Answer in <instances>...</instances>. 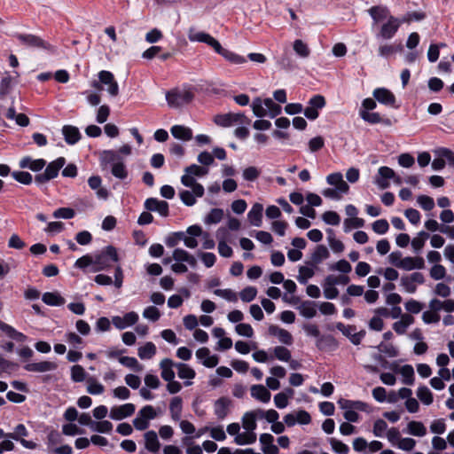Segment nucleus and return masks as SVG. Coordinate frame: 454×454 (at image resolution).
I'll return each mask as SVG.
<instances>
[{
	"instance_id": "nucleus-55",
	"label": "nucleus",
	"mask_w": 454,
	"mask_h": 454,
	"mask_svg": "<svg viewBox=\"0 0 454 454\" xmlns=\"http://www.w3.org/2000/svg\"><path fill=\"white\" fill-rule=\"evenodd\" d=\"M223 58H224L225 60L231 64L239 65L243 64L247 62V59L245 57L240 56L235 52H232L227 49H224L223 54L221 55Z\"/></svg>"
},
{
	"instance_id": "nucleus-51",
	"label": "nucleus",
	"mask_w": 454,
	"mask_h": 454,
	"mask_svg": "<svg viewBox=\"0 0 454 454\" xmlns=\"http://www.w3.org/2000/svg\"><path fill=\"white\" fill-rule=\"evenodd\" d=\"M259 419H264L268 423L272 424L278 420L279 414L278 412L274 409H270L268 411H264L262 409H256Z\"/></svg>"
},
{
	"instance_id": "nucleus-23",
	"label": "nucleus",
	"mask_w": 454,
	"mask_h": 454,
	"mask_svg": "<svg viewBox=\"0 0 454 454\" xmlns=\"http://www.w3.org/2000/svg\"><path fill=\"white\" fill-rule=\"evenodd\" d=\"M62 134L66 143L70 145H75L82 138L79 129L73 125H64Z\"/></svg>"
},
{
	"instance_id": "nucleus-1",
	"label": "nucleus",
	"mask_w": 454,
	"mask_h": 454,
	"mask_svg": "<svg viewBox=\"0 0 454 454\" xmlns=\"http://www.w3.org/2000/svg\"><path fill=\"white\" fill-rule=\"evenodd\" d=\"M100 167L105 169L111 165L112 175L121 180L128 177L129 172L123 158L114 150H104L99 154Z\"/></svg>"
},
{
	"instance_id": "nucleus-49",
	"label": "nucleus",
	"mask_w": 454,
	"mask_h": 454,
	"mask_svg": "<svg viewBox=\"0 0 454 454\" xmlns=\"http://www.w3.org/2000/svg\"><path fill=\"white\" fill-rule=\"evenodd\" d=\"M87 391L90 395H100L105 390L104 386L101 383H99L94 377L90 376L87 379Z\"/></svg>"
},
{
	"instance_id": "nucleus-10",
	"label": "nucleus",
	"mask_w": 454,
	"mask_h": 454,
	"mask_svg": "<svg viewBox=\"0 0 454 454\" xmlns=\"http://www.w3.org/2000/svg\"><path fill=\"white\" fill-rule=\"evenodd\" d=\"M373 98L380 104L398 109L400 105H396L395 94L388 89L380 87L372 92Z\"/></svg>"
},
{
	"instance_id": "nucleus-2",
	"label": "nucleus",
	"mask_w": 454,
	"mask_h": 454,
	"mask_svg": "<svg viewBox=\"0 0 454 454\" xmlns=\"http://www.w3.org/2000/svg\"><path fill=\"white\" fill-rule=\"evenodd\" d=\"M94 258L95 266L90 270L92 272L108 270L113 263L119 262L121 260L117 248L113 245L103 247L100 252L94 254Z\"/></svg>"
},
{
	"instance_id": "nucleus-16",
	"label": "nucleus",
	"mask_w": 454,
	"mask_h": 454,
	"mask_svg": "<svg viewBox=\"0 0 454 454\" xmlns=\"http://www.w3.org/2000/svg\"><path fill=\"white\" fill-rule=\"evenodd\" d=\"M337 403L341 410H345V411H348L349 409H356L359 411H364V412H367V413H370L372 411V407L367 403L360 401V400L354 401V400H348V399L340 397L337 401Z\"/></svg>"
},
{
	"instance_id": "nucleus-44",
	"label": "nucleus",
	"mask_w": 454,
	"mask_h": 454,
	"mask_svg": "<svg viewBox=\"0 0 454 454\" xmlns=\"http://www.w3.org/2000/svg\"><path fill=\"white\" fill-rule=\"evenodd\" d=\"M365 221L363 218L354 217L346 218L343 222V230L346 233L349 232L352 229L363 228Z\"/></svg>"
},
{
	"instance_id": "nucleus-14",
	"label": "nucleus",
	"mask_w": 454,
	"mask_h": 454,
	"mask_svg": "<svg viewBox=\"0 0 454 454\" xmlns=\"http://www.w3.org/2000/svg\"><path fill=\"white\" fill-rule=\"evenodd\" d=\"M98 79H100V82H102V86L107 85V91L112 97H116L119 94V85L116 82L114 75L112 72L102 70L98 74Z\"/></svg>"
},
{
	"instance_id": "nucleus-42",
	"label": "nucleus",
	"mask_w": 454,
	"mask_h": 454,
	"mask_svg": "<svg viewBox=\"0 0 454 454\" xmlns=\"http://www.w3.org/2000/svg\"><path fill=\"white\" fill-rule=\"evenodd\" d=\"M400 374L403 377V383L404 385L412 386L415 382V372L412 365L404 364L402 366Z\"/></svg>"
},
{
	"instance_id": "nucleus-39",
	"label": "nucleus",
	"mask_w": 454,
	"mask_h": 454,
	"mask_svg": "<svg viewBox=\"0 0 454 454\" xmlns=\"http://www.w3.org/2000/svg\"><path fill=\"white\" fill-rule=\"evenodd\" d=\"M315 267L309 265H304L299 267V275L297 276V280L301 285H306L308 280L315 275Z\"/></svg>"
},
{
	"instance_id": "nucleus-28",
	"label": "nucleus",
	"mask_w": 454,
	"mask_h": 454,
	"mask_svg": "<svg viewBox=\"0 0 454 454\" xmlns=\"http://www.w3.org/2000/svg\"><path fill=\"white\" fill-rule=\"evenodd\" d=\"M67 160L64 157H59L55 160L50 162L44 170L47 176L52 180L59 176V170L65 166Z\"/></svg>"
},
{
	"instance_id": "nucleus-13",
	"label": "nucleus",
	"mask_w": 454,
	"mask_h": 454,
	"mask_svg": "<svg viewBox=\"0 0 454 454\" xmlns=\"http://www.w3.org/2000/svg\"><path fill=\"white\" fill-rule=\"evenodd\" d=\"M135 404L128 403L122 405L112 407L109 417L113 420L120 421L132 416L135 413Z\"/></svg>"
},
{
	"instance_id": "nucleus-41",
	"label": "nucleus",
	"mask_w": 454,
	"mask_h": 454,
	"mask_svg": "<svg viewBox=\"0 0 454 454\" xmlns=\"http://www.w3.org/2000/svg\"><path fill=\"white\" fill-rule=\"evenodd\" d=\"M417 396L425 405H430L434 402V395L425 385L419 386L417 390Z\"/></svg>"
},
{
	"instance_id": "nucleus-43",
	"label": "nucleus",
	"mask_w": 454,
	"mask_h": 454,
	"mask_svg": "<svg viewBox=\"0 0 454 454\" xmlns=\"http://www.w3.org/2000/svg\"><path fill=\"white\" fill-rule=\"evenodd\" d=\"M88 373L84 368L80 364H74L71 367V380L75 383H80L87 380Z\"/></svg>"
},
{
	"instance_id": "nucleus-11",
	"label": "nucleus",
	"mask_w": 454,
	"mask_h": 454,
	"mask_svg": "<svg viewBox=\"0 0 454 454\" xmlns=\"http://www.w3.org/2000/svg\"><path fill=\"white\" fill-rule=\"evenodd\" d=\"M396 17L389 16L387 20L383 23L379 32L376 34L378 39L390 40L392 39L398 31V23L396 22Z\"/></svg>"
},
{
	"instance_id": "nucleus-20",
	"label": "nucleus",
	"mask_w": 454,
	"mask_h": 454,
	"mask_svg": "<svg viewBox=\"0 0 454 454\" xmlns=\"http://www.w3.org/2000/svg\"><path fill=\"white\" fill-rule=\"evenodd\" d=\"M330 256V252L325 245H317L315 251L311 254L310 261L306 262L307 265L317 268V265L321 263L323 260Z\"/></svg>"
},
{
	"instance_id": "nucleus-58",
	"label": "nucleus",
	"mask_w": 454,
	"mask_h": 454,
	"mask_svg": "<svg viewBox=\"0 0 454 454\" xmlns=\"http://www.w3.org/2000/svg\"><path fill=\"white\" fill-rule=\"evenodd\" d=\"M62 434L67 436H74L76 434H85V430L80 428L77 425L73 422L64 424L62 427Z\"/></svg>"
},
{
	"instance_id": "nucleus-47",
	"label": "nucleus",
	"mask_w": 454,
	"mask_h": 454,
	"mask_svg": "<svg viewBox=\"0 0 454 454\" xmlns=\"http://www.w3.org/2000/svg\"><path fill=\"white\" fill-rule=\"evenodd\" d=\"M274 356L270 359L277 358L282 362H289L291 360V351L284 346H277L273 349Z\"/></svg>"
},
{
	"instance_id": "nucleus-61",
	"label": "nucleus",
	"mask_w": 454,
	"mask_h": 454,
	"mask_svg": "<svg viewBox=\"0 0 454 454\" xmlns=\"http://www.w3.org/2000/svg\"><path fill=\"white\" fill-rule=\"evenodd\" d=\"M294 50L301 58H308L310 54L309 46L301 39H296L294 42Z\"/></svg>"
},
{
	"instance_id": "nucleus-40",
	"label": "nucleus",
	"mask_w": 454,
	"mask_h": 454,
	"mask_svg": "<svg viewBox=\"0 0 454 454\" xmlns=\"http://www.w3.org/2000/svg\"><path fill=\"white\" fill-rule=\"evenodd\" d=\"M263 105L267 107V116L271 119L276 118L282 112V106L275 103L270 98H264Z\"/></svg>"
},
{
	"instance_id": "nucleus-24",
	"label": "nucleus",
	"mask_w": 454,
	"mask_h": 454,
	"mask_svg": "<svg viewBox=\"0 0 454 454\" xmlns=\"http://www.w3.org/2000/svg\"><path fill=\"white\" fill-rule=\"evenodd\" d=\"M144 438L145 449L150 452L158 453L161 445L157 433L154 430H149L145 433Z\"/></svg>"
},
{
	"instance_id": "nucleus-53",
	"label": "nucleus",
	"mask_w": 454,
	"mask_h": 454,
	"mask_svg": "<svg viewBox=\"0 0 454 454\" xmlns=\"http://www.w3.org/2000/svg\"><path fill=\"white\" fill-rule=\"evenodd\" d=\"M95 266L94 255L90 254H84L78 258L74 262V267L82 270H85L89 266Z\"/></svg>"
},
{
	"instance_id": "nucleus-29",
	"label": "nucleus",
	"mask_w": 454,
	"mask_h": 454,
	"mask_svg": "<svg viewBox=\"0 0 454 454\" xmlns=\"http://www.w3.org/2000/svg\"><path fill=\"white\" fill-rule=\"evenodd\" d=\"M360 117L370 124L382 123L386 126H391L392 121L389 118L381 117L379 113L375 112H364Z\"/></svg>"
},
{
	"instance_id": "nucleus-52",
	"label": "nucleus",
	"mask_w": 454,
	"mask_h": 454,
	"mask_svg": "<svg viewBox=\"0 0 454 454\" xmlns=\"http://www.w3.org/2000/svg\"><path fill=\"white\" fill-rule=\"evenodd\" d=\"M321 218L325 224L328 225H339L340 223V215L333 210H328L322 214Z\"/></svg>"
},
{
	"instance_id": "nucleus-60",
	"label": "nucleus",
	"mask_w": 454,
	"mask_h": 454,
	"mask_svg": "<svg viewBox=\"0 0 454 454\" xmlns=\"http://www.w3.org/2000/svg\"><path fill=\"white\" fill-rule=\"evenodd\" d=\"M91 430L99 434H109L113 430V424L109 420L95 421Z\"/></svg>"
},
{
	"instance_id": "nucleus-9",
	"label": "nucleus",
	"mask_w": 454,
	"mask_h": 454,
	"mask_svg": "<svg viewBox=\"0 0 454 454\" xmlns=\"http://www.w3.org/2000/svg\"><path fill=\"white\" fill-rule=\"evenodd\" d=\"M326 105L325 98L321 94L312 96L309 102L308 106L303 109L304 116L309 121H315L319 116V111Z\"/></svg>"
},
{
	"instance_id": "nucleus-64",
	"label": "nucleus",
	"mask_w": 454,
	"mask_h": 454,
	"mask_svg": "<svg viewBox=\"0 0 454 454\" xmlns=\"http://www.w3.org/2000/svg\"><path fill=\"white\" fill-rule=\"evenodd\" d=\"M261 175V169L256 167L250 166L243 170L242 176L244 180L248 182L255 181Z\"/></svg>"
},
{
	"instance_id": "nucleus-63",
	"label": "nucleus",
	"mask_w": 454,
	"mask_h": 454,
	"mask_svg": "<svg viewBox=\"0 0 454 454\" xmlns=\"http://www.w3.org/2000/svg\"><path fill=\"white\" fill-rule=\"evenodd\" d=\"M183 442L187 446L186 454H202L203 449L198 444H194L192 437L185 436L183 438Z\"/></svg>"
},
{
	"instance_id": "nucleus-30",
	"label": "nucleus",
	"mask_w": 454,
	"mask_h": 454,
	"mask_svg": "<svg viewBox=\"0 0 454 454\" xmlns=\"http://www.w3.org/2000/svg\"><path fill=\"white\" fill-rule=\"evenodd\" d=\"M257 410L247 411L242 417V426L248 432H254L256 427V420L259 419Z\"/></svg>"
},
{
	"instance_id": "nucleus-8",
	"label": "nucleus",
	"mask_w": 454,
	"mask_h": 454,
	"mask_svg": "<svg viewBox=\"0 0 454 454\" xmlns=\"http://www.w3.org/2000/svg\"><path fill=\"white\" fill-rule=\"evenodd\" d=\"M16 38L24 45L42 48L47 50L49 52L57 53V47L43 40L41 37L32 34H17Z\"/></svg>"
},
{
	"instance_id": "nucleus-38",
	"label": "nucleus",
	"mask_w": 454,
	"mask_h": 454,
	"mask_svg": "<svg viewBox=\"0 0 454 454\" xmlns=\"http://www.w3.org/2000/svg\"><path fill=\"white\" fill-rule=\"evenodd\" d=\"M156 346L152 341H147L137 349V355L142 360L151 359L156 354Z\"/></svg>"
},
{
	"instance_id": "nucleus-27",
	"label": "nucleus",
	"mask_w": 454,
	"mask_h": 454,
	"mask_svg": "<svg viewBox=\"0 0 454 454\" xmlns=\"http://www.w3.org/2000/svg\"><path fill=\"white\" fill-rule=\"evenodd\" d=\"M262 212L263 206L258 202L254 203L247 214L249 223L255 227H260L262 223Z\"/></svg>"
},
{
	"instance_id": "nucleus-56",
	"label": "nucleus",
	"mask_w": 454,
	"mask_h": 454,
	"mask_svg": "<svg viewBox=\"0 0 454 454\" xmlns=\"http://www.w3.org/2000/svg\"><path fill=\"white\" fill-rule=\"evenodd\" d=\"M12 176L15 181L25 185H29L33 182V176L27 171H13Z\"/></svg>"
},
{
	"instance_id": "nucleus-37",
	"label": "nucleus",
	"mask_w": 454,
	"mask_h": 454,
	"mask_svg": "<svg viewBox=\"0 0 454 454\" xmlns=\"http://www.w3.org/2000/svg\"><path fill=\"white\" fill-rule=\"evenodd\" d=\"M410 261V258H403V254L400 251H394L388 255L389 263L398 269L409 267L408 262Z\"/></svg>"
},
{
	"instance_id": "nucleus-22",
	"label": "nucleus",
	"mask_w": 454,
	"mask_h": 454,
	"mask_svg": "<svg viewBox=\"0 0 454 454\" xmlns=\"http://www.w3.org/2000/svg\"><path fill=\"white\" fill-rule=\"evenodd\" d=\"M176 363L174 362L171 358H164L160 363V369L161 370L160 376L161 378L167 381L170 382L172 380H175V372L173 367H176Z\"/></svg>"
},
{
	"instance_id": "nucleus-32",
	"label": "nucleus",
	"mask_w": 454,
	"mask_h": 454,
	"mask_svg": "<svg viewBox=\"0 0 454 454\" xmlns=\"http://www.w3.org/2000/svg\"><path fill=\"white\" fill-rule=\"evenodd\" d=\"M42 300L49 306H62L66 301L65 298L57 291L44 293L42 296Z\"/></svg>"
},
{
	"instance_id": "nucleus-6",
	"label": "nucleus",
	"mask_w": 454,
	"mask_h": 454,
	"mask_svg": "<svg viewBox=\"0 0 454 454\" xmlns=\"http://www.w3.org/2000/svg\"><path fill=\"white\" fill-rule=\"evenodd\" d=\"M156 410L152 405H145L141 408L137 417L133 419V426L138 431H144L150 426V420L157 417Z\"/></svg>"
},
{
	"instance_id": "nucleus-31",
	"label": "nucleus",
	"mask_w": 454,
	"mask_h": 454,
	"mask_svg": "<svg viewBox=\"0 0 454 454\" xmlns=\"http://www.w3.org/2000/svg\"><path fill=\"white\" fill-rule=\"evenodd\" d=\"M172 136L183 141H189L192 138V130L184 125H174L170 129Z\"/></svg>"
},
{
	"instance_id": "nucleus-21",
	"label": "nucleus",
	"mask_w": 454,
	"mask_h": 454,
	"mask_svg": "<svg viewBox=\"0 0 454 454\" xmlns=\"http://www.w3.org/2000/svg\"><path fill=\"white\" fill-rule=\"evenodd\" d=\"M368 12L371 18L372 19L374 24L382 22L385 20H387L388 17L392 16L390 14L389 9L387 6L380 4L371 7L368 10Z\"/></svg>"
},
{
	"instance_id": "nucleus-4",
	"label": "nucleus",
	"mask_w": 454,
	"mask_h": 454,
	"mask_svg": "<svg viewBox=\"0 0 454 454\" xmlns=\"http://www.w3.org/2000/svg\"><path fill=\"white\" fill-rule=\"evenodd\" d=\"M282 300L284 302L290 303L293 305L301 303V305L297 309H299L300 314L305 318L310 319L316 317L317 315V303L314 301L308 300L301 301L299 296L293 295L289 297L286 294H283Z\"/></svg>"
},
{
	"instance_id": "nucleus-46",
	"label": "nucleus",
	"mask_w": 454,
	"mask_h": 454,
	"mask_svg": "<svg viewBox=\"0 0 454 454\" xmlns=\"http://www.w3.org/2000/svg\"><path fill=\"white\" fill-rule=\"evenodd\" d=\"M256 441V434L254 432H245L238 434L234 438V442L238 445L252 444Z\"/></svg>"
},
{
	"instance_id": "nucleus-45",
	"label": "nucleus",
	"mask_w": 454,
	"mask_h": 454,
	"mask_svg": "<svg viewBox=\"0 0 454 454\" xmlns=\"http://www.w3.org/2000/svg\"><path fill=\"white\" fill-rule=\"evenodd\" d=\"M224 215V212L222 208H212L208 215L205 217L204 222L207 224H216L220 223Z\"/></svg>"
},
{
	"instance_id": "nucleus-3",
	"label": "nucleus",
	"mask_w": 454,
	"mask_h": 454,
	"mask_svg": "<svg viewBox=\"0 0 454 454\" xmlns=\"http://www.w3.org/2000/svg\"><path fill=\"white\" fill-rule=\"evenodd\" d=\"M196 89L190 86L187 90L181 91L174 89L166 93V100L170 107H179L184 104H190L194 99V90Z\"/></svg>"
},
{
	"instance_id": "nucleus-12",
	"label": "nucleus",
	"mask_w": 454,
	"mask_h": 454,
	"mask_svg": "<svg viewBox=\"0 0 454 454\" xmlns=\"http://www.w3.org/2000/svg\"><path fill=\"white\" fill-rule=\"evenodd\" d=\"M233 406L232 400L228 396H221L214 402V413L219 420L224 419Z\"/></svg>"
},
{
	"instance_id": "nucleus-57",
	"label": "nucleus",
	"mask_w": 454,
	"mask_h": 454,
	"mask_svg": "<svg viewBox=\"0 0 454 454\" xmlns=\"http://www.w3.org/2000/svg\"><path fill=\"white\" fill-rule=\"evenodd\" d=\"M263 100L257 97L254 98L251 107L254 114L258 118H263L267 116V110L262 106Z\"/></svg>"
},
{
	"instance_id": "nucleus-33",
	"label": "nucleus",
	"mask_w": 454,
	"mask_h": 454,
	"mask_svg": "<svg viewBox=\"0 0 454 454\" xmlns=\"http://www.w3.org/2000/svg\"><path fill=\"white\" fill-rule=\"evenodd\" d=\"M430 238V234L425 231H420L418 236L411 240L412 249L415 254H419L422 252L426 240Z\"/></svg>"
},
{
	"instance_id": "nucleus-7",
	"label": "nucleus",
	"mask_w": 454,
	"mask_h": 454,
	"mask_svg": "<svg viewBox=\"0 0 454 454\" xmlns=\"http://www.w3.org/2000/svg\"><path fill=\"white\" fill-rule=\"evenodd\" d=\"M214 122L221 127L227 128L233 123L240 122L244 125H250L252 121L245 115L244 113H227L223 114H216L213 119Z\"/></svg>"
},
{
	"instance_id": "nucleus-59",
	"label": "nucleus",
	"mask_w": 454,
	"mask_h": 454,
	"mask_svg": "<svg viewBox=\"0 0 454 454\" xmlns=\"http://www.w3.org/2000/svg\"><path fill=\"white\" fill-rule=\"evenodd\" d=\"M331 270L340 271L343 274H348L352 270L351 264L345 259H340L338 262L330 265Z\"/></svg>"
},
{
	"instance_id": "nucleus-25",
	"label": "nucleus",
	"mask_w": 454,
	"mask_h": 454,
	"mask_svg": "<svg viewBox=\"0 0 454 454\" xmlns=\"http://www.w3.org/2000/svg\"><path fill=\"white\" fill-rule=\"evenodd\" d=\"M251 396L262 403L270 402L271 394L270 390L262 384H255L251 387Z\"/></svg>"
},
{
	"instance_id": "nucleus-17",
	"label": "nucleus",
	"mask_w": 454,
	"mask_h": 454,
	"mask_svg": "<svg viewBox=\"0 0 454 454\" xmlns=\"http://www.w3.org/2000/svg\"><path fill=\"white\" fill-rule=\"evenodd\" d=\"M395 176V171L387 166H382L378 169L374 183L382 190L390 186L389 180Z\"/></svg>"
},
{
	"instance_id": "nucleus-15",
	"label": "nucleus",
	"mask_w": 454,
	"mask_h": 454,
	"mask_svg": "<svg viewBox=\"0 0 454 454\" xmlns=\"http://www.w3.org/2000/svg\"><path fill=\"white\" fill-rule=\"evenodd\" d=\"M316 347L322 352H333L339 348L338 340L332 334H322L318 340H316Z\"/></svg>"
},
{
	"instance_id": "nucleus-26",
	"label": "nucleus",
	"mask_w": 454,
	"mask_h": 454,
	"mask_svg": "<svg viewBox=\"0 0 454 454\" xmlns=\"http://www.w3.org/2000/svg\"><path fill=\"white\" fill-rule=\"evenodd\" d=\"M46 165V160L44 159H36L33 160L29 156H26L22 158L20 161V167L21 168H29L34 172H38L42 170Z\"/></svg>"
},
{
	"instance_id": "nucleus-5",
	"label": "nucleus",
	"mask_w": 454,
	"mask_h": 454,
	"mask_svg": "<svg viewBox=\"0 0 454 454\" xmlns=\"http://www.w3.org/2000/svg\"><path fill=\"white\" fill-rule=\"evenodd\" d=\"M126 352V348L115 349L112 348L106 351V355L109 358H118L120 364H121L123 366H126L133 370L136 372H142L144 366L137 360V358L132 356H122Z\"/></svg>"
},
{
	"instance_id": "nucleus-50",
	"label": "nucleus",
	"mask_w": 454,
	"mask_h": 454,
	"mask_svg": "<svg viewBox=\"0 0 454 454\" xmlns=\"http://www.w3.org/2000/svg\"><path fill=\"white\" fill-rule=\"evenodd\" d=\"M323 288H324V295L328 300H334L339 296V290L335 286L336 285H332L331 281H326V278L324 280L323 283Z\"/></svg>"
},
{
	"instance_id": "nucleus-19",
	"label": "nucleus",
	"mask_w": 454,
	"mask_h": 454,
	"mask_svg": "<svg viewBox=\"0 0 454 454\" xmlns=\"http://www.w3.org/2000/svg\"><path fill=\"white\" fill-rule=\"evenodd\" d=\"M24 370L34 372H45L54 371L58 368V364L51 361H41L27 363L23 366Z\"/></svg>"
},
{
	"instance_id": "nucleus-34",
	"label": "nucleus",
	"mask_w": 454,
	"mask_h": 454,
	"mask_svg": "<svg viewBox=\"0 0 454 454\" xmlns=\"http://www.w3.org/2000/svg\"><path fill=\"white\" fill-rule=\"evenodd\" d=\"M183 408V399L180 396H175L171 399L169 403V410L171 418L175 421H179L181 419V412Z\"/></svg>"
},
{
	"instance_id": "nucleus-36",
	"label": "nucleus",
	"mask_w": 454,
	"mask_h": 454,
	"mask_svg": "<svg viewBox=\"0 0 454 454\" xmlns=\"http://www.w3.org/2000/svg\"><path fill=\"white\" fill-rule=\"evenodd\" d=\"M177 375L182 380H192L196 377L195 370L188 364L176 363Z\"/></svg>"
},
{
	"instance_id": "nucleus-35",
	"label": "nucleus",
	"mask_w": 454,
	"mask_h": 454,
	"mask_svg": "<svg viewBox=\"0 0 454 454\" xmlns=\"http://www.w3.org/2000/svg\"><path fill=\"white\" fill-rule=\"evenodd\" d=\"M407 433L413 436L422 437L427 434V427L421 421L411 420L407 425Z\"/></svg>"
},
{
	"instance_id": "nucleus-54",
	"label": "nucleus",
	"mask_w": 454,
	"mask_h": 454,
	"mask_svg": "<svg viewBox=\"0 0 454 454\" xmlns=\"http://www.w3.org/2000/svg\"><path fill=\"white\" fill-rule=\"evenodd\" d=\"M446 43H431L427 51V59L431 63L436 62L440 56V49L445 47Z\"/></svg>"
},
{
	"instance_id": "nucleus-48",
	"label": "nucleus",
	"mask_w": 454,
	"mask_h": 454,
	"mask_svg": "<svg viewBox=\"0 0 454 454\" xmlns=\"http://www.w3.org/2000/svg\"><path fill=\"white\" fill-rule=\"evenodd\" d=\"M328 442L332 447V450L336 454H348L349 447L340 440L336 438H328Z\"/></svg>"
},
{
	"instance_id": "nucleus-18",
	"label": "nucleus",
	"mask_w": 454,
	"mask_h": 454,
	"mask_svg": "<svg viewBox=\"0 0 454 454\" xmlns=\"http://www.w3.org/2000/svg\"><path fill=\"white\" fill-rule=\"evenodd\" d=\"M268 334L278 337L279 341L286 346H291L294 343L293 335L287 330L278 325H270L268 328Z\"/></svg>"
},
{
	"instance_id": "nucleus-62",
	"label": "nucleus",
	"mask_w": 454,
	"mask_h": 454,
	"mask_svg": "<svg viewBox=\"0 0 454 454\" xmlns=\"http://www.w3.org/2000/svg\"><path fill=\"white\" fill-rule=\"evenodd\" d=\"M184 171L192 175L193 177H201L208 173V168L204 166H199L197 164H192L185 168Z\"/></svg>"
}]
</instances>
